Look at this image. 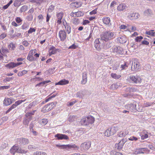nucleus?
<instances>
[{
	"label": "nucleus",
	"mask_w": 155,
	"mask_h": 155,
	"mask_svg": "<svg viewBox=\"0 0 155 155\" xmlns=\"http://www.w3.org/2000/svg\"><path fill=\"white\" fill-rule=\"evenodd\" d=\"M115 37L114 32L110 31H104L101 35V39L106 41L113 39Z\"/></svg>",
	"instance_id": "1"
},
{
	"label": "nucleus",
	"mask_w": 155,
	"mask_h": 155,
	"mask_svg": "<svg viewBox=\"0 0 155 155\" xmlns=\"http://www.w3.org/2000/svg\"><path fill=\"white\" fill-rule=\"evenodd\" d=\"M119 129L118 126H114L107 129L104 133V136L109 137L114 135Z\"/></svg>",
	"instance_id": "2"
},
{
	"label": "nucleus",
	"mask_w": 155,
	"mask_h": 155,
	"mask_svg": "<svg viewBox=\"0 0 155 155\" xmlns=\"http://www.w3.org/2000/svg\"><path fill=\"white\" fill-rule=\"evenodd\" d=\"M94 120V117L91 115H90L83 117L81 120V122L83 125H87L89 124L93 123Z\"/></svg>",
	"instance_id": "3"
},
{
	"label": "nucleus",
	"mask_w": 155,
	"mask_h": 155,
	"mask_svg": "<svg viewBox=\"0 0 155 155\" xmlns=\"http://www.w3.org/2000/svg\"><path fill=\"white\" fill-rule=\"evenodd\" d=\"M91 143L90 142H87L82 143L81 145L80 149L82 151H85L88 150L91 147Z\"/></svg>",
	"instance_id": "4"
},
{
	"label": "nucleus",
	"mask_w": 155,
	"mask_h": 155,
	"mask_svg": "<svg viewBox=\"0 0 155 155\" xmlns=\"http://www.w3.org/2000/svg\"><path fill=\"white\" fill-rule=\"evenodd\" d=\"M62 23L63 26L62 28L64 31H66L68 34H69L71 32V28L68 24L67 23V22L65 20H62Z\"/></svg>",
	"instance_id": "5"
},
{
	"label": "nucleus",
	"mask_w": 155,
	"mask_h": 155,
	"mask_svg": "<svg viewBox=\"0 0 155 155\" xmlns=\"http://www.w3.org/2000/svg\"><path fill=\"white\" fill-rule=\"evenodd\" d=\"M112 50L113 53H116L117 54H122L123 51V48L119 46H113Z\"/></svg>",
	"instance_id": "6"
},
{
	"label": "nucleus",
	"mask_w": 155,
	"mask_h": 155,
	"mask_svg": "<svg viewBox=\"0 0 155 155\" xmlns=\"http://www.w3.org/2000/svg\"><path fill=\"white\" fill-rule=\"evenodd\" d=\"M58 36L60 40L63 41L66 39L67 37L66 33L64 30H61L59 32Z\"/></svg>",
	"instance_id": "7"
},
{
	"label": "nucleus",
	"mask_w": 155,
	"mask_h": 155,
	"mask_svg": "<svg viewBox=\"0 0 155 155\" xmlns=\"http://www.w3.org/2000/svg\"><path fill=\"white\" fill-rule=\"evenodd\" d=\"M63 12H60L57 13L56 16L57 17V23L59 25L62 22L61 20L63 16Z\"/></svg>",
	"instance_id": "8"
},
{
	"label": "nucleus",
	"mask_w": 155,
	"mask_h": 155,
	"mask_svg": "<svg viewBox=\"0 0 155 155\" xmlns=\"http://www.w3.org/2000/svg\"><path fill=\"white\" fill-rule=\"evenodd\" d=\"M54 137L57 138L58 140H68L69 137L67 135L62 134H58L55 135Z\"/></svg>",
	"instance_id": "9"
},
{
	"label": "nucleus",
	"mask_w": 155,
	"mask_h": 155,
	"mask_svg": "<svg viewBox=\"0 0 155 155\" xmlns=\"http://www.w3.org/2000/svg\"><path fill=\"white\" fill-rule=\"evenodd\" d=\"M150 152V150L147 149V148H138L136 149V154L144 153H148Z\"/></svg>",
	"instance_id": "10"
},
{
	"label": "nucleus",
	"mask_w": 155,
	"mask_h": 155,
	"mask_svg": "<svg viewBox=\"0 0 155 155\" xmlns=\"http://www.w3.org/2000/svg\"><path fill=\"white\" fill-rule=\"evenodd\" d=\"M18 141L19 142V143L21 146L28 144L29 142L28 139L24 138H20L18 139Z\"/></svg>",
	"instance_id": "11"
},
{
	"label": "nucleus",
	"mask_w": 155,
	"mask_h": 155,
	"mask_svg": "<svg viewBox=\"0 0 155 155\" xmlns=\"http://www.w3.org/2000/svg\"><path fill=\"white\" fill-rule=\"evenodd\" d=\"M59 49H56L53 46H51L49 50V54L51 56L52 54H56L58 51H59Z\"/></svg>",
	"instance_id": "12"
},
{
	"label": "nucleus",
	"mask_w": 155,
	"mask_h": 155,
	"mask_svg": "<svg viewBox=\"0 0 155 155\" xmlns=\"http://www.w3.org/2000/svg\"><path fill=\"white\" fill-rule=\"evenodd\" d=\"M100 39L97 38L96 39L94 42V46L96 49L100 51L101 49V48L100 47L101 42L100 41Z\"/></svg>",
	"instance_id": "13"
},
{
	"label": "nucleus",
	"mask_w": 155,
	"mask_h": 155,
	"mask_svg": "<svg viewBox=\"0 0 155 155\" xmlns=\"http://www.w3.org/2000/svg\"><path fill=\"white\" fill-rule=\"evenodd\" d=\"M84 15V13L81 11H78L77 12H71L70 15L73 17H79Z\"/></svg>",
	"instance_id": "14"
},
{
	"label": "nucleus",
	"mask_w": 155,
	"mask_h": 155,
	"mask_svg": "<svg viewBox=\"0 0 155 155\" xmlns=\"http://www.w3.org/2000/svg\"><path fill=\"white\" fill-rule=\"evenodd\" d=\"M125 142V141L124 139L120 140V142L117 144V149L119 150H121L123 148V145Z\"/></svg>",
	"instance_id": "15"
},
{
	"label": "nucleus",
	"mask_w": 155,
	"mask_h": 155,
	"mask_svg": "<svg viewBox=\"0 0 155 155\" xmlns=\"http://www.w3.org/2000/svg\"><path fill=\"white\" fill-rule=\"evenodd\" d=\"M103 23L106 25L110 26L111 25L110 19L109 17H104L102 18Z\"/></svg>",
	"instance_id": "16"
},
{
	"label": "nucleus",
	"mask_w": 155,
	"mask_h": 155,
	"mask_svg": "<svg viewBox=\"0 0 155 155\" xmlns=\"http://www.w3.org/2000/svg\"><path fill=\"white\" fill-rule=\"evenodd\" d=\"M69 83V81L65 79H63L57 83H55V85H65L68 84Z\"/></svg>",
	"instance_id": "17"
},
{
	"label": "nucleus",
	"mask_w": 155,
	"mask_h": 155,
	"mask_svg": "<svg viewBox=\"0 0 155 155\" xmlns=\"http://www.w3.org/2000/svg\"><path fill=\"white\" fill-rule=\"evenodd\" d=\"M143 15L145 16L151 17L153 15V12L151 9H147L144 11Z\"/></svg>",
	"instance_id": "18"
},
{
	"label": "nucleus",
	"mask_w": 155,
	"mask_h": 155,
	"mask_svg": "<svg viewBox=\"0 0 155 155\" xmlns=\"http://www.w3.org/2000/svg\"><path fill=\"white\" fill-rule=\"evenodd\" d=\"M127 8V7L125 4L121 3L117 6V10L119 11H122L125 10Z\"/></svg>",
	"instance_id": "19"
},
{
	"label": "nucleus",
	"mask_w": 155,
	"mask_h": 155,
	"mask_svg": "<svg viewBox=\"0 0 155 155\" xmlns=\"http://www.w3.org/2000/svg\"><path fill=\"white\" fill-rule=\"evenodd\" d=\"M12 103V100L11 98H5L3 101V104L6 106L10 105Z\"/></svg>",
	"instance_id": "20"
},
{
	"label": "nucleus",
	"mask_w": 155,
	"mask_h": 155,
	"mask_svg": "<svg viewBox=\"0 0 155 155\" xmlns=\"http://www.w3.org/2000/svg\"><path fill=\"white\" fill-rule=\"evenodd\" d=\"M82 3L80 2H75L71 3L70 4L71 7L72 8H79L82 5Z\"/></svg>",
	"instance_id": "21"
},
{
	"label": "nucleus",
	"mask_w": 155,
	"mask_h": 155,
	"mask_svg": "<svg viewBox=\"0 0 155 155\" xmlns=\"http://www.w3.org/2000/svg\"><path fill=\"white\" fill-rule=\"evenodd\" d=\"M117 40L118 42L121 44L124 43L127 41V39L124 36L118 37Z\"/></svg>",
	"instance_id": "22"
},
{
	"label": "nucleus",
	"mask_w": 155,
	"mask_h": 155,
	"mask_svg": "<svg viewBox=\"0 0 155 155\" xmlns=\"http://www.w3.org/2000/svg\"><path fill=\"white\" fill-rule=\"evenodd\" d=\"M0 49L1 52L4 55V56L7 57V55L6 54L9 52V49L6 48L5 47L2 46Z\"/></svg>",
	"instance_id": "23"
},
{
	"label": "nucleus",
	"mask_w": 155,
	"mask_h": 155,
	"mask_svg": "<svg viewBox=\"0 0 155 155\" xmlns=\"http://www.w3.org/2000/svg\"><path fill=\"white\" fill-rule=\"evenodd\" d=\"M128 134V131L126 130L121 131L118 133L117 135L120 137H125Z\"/></svg>",
	"instance_id": "24"
},
{
	"label": "nucleus",
	"mask_w": 155,
	"mask_h": 155,
	"mask_svg": "<svg viewBox=\"0 0 155 155\" xmlns=\"http://www.w3.org/2000/svg\"><path fill=\"white\" fill-rule=\"evenodd\" d=\"M18 147L17 146H13L10 149V153L11 155H14L16 152H17Z\"/></svg>",
	"instance_id": "25"
},
{
	"label": "nucleus",
	"mask_w": 155,
	"mask_h": 155,
	"mask_svg": "<svg viewBox=\"0 0 155 155\" xmlns=\"http://www.w3.org/2000/svg\"><path fill=\"white\" fill-rule=\"evenodd\" d=\"M5 66L9 69L13 68L16 67L15 63L14 62H11L5 65Z\"/></svg>",
	"instance_id": "26"
},
{
	"label": "nucleus",
	"mask_w": 155,
	"mask_h": 155,
	"mask_svg": "<svg viewBox=\"0 0 155 155\" xmlns=\"http://www.w3.org/2000/svg\"><path fill=\"white\" fill-rule=\"evenodd\" d=\"M87 78L86 74H84L83 75L82 80L81 81V84H84L87 83Z\"/></svg>",
	"instance_id": "27"
},
{
	"label": "nucleus",
	"mask_w": 155,
	"mask_h": 155,
	"mask_svg": "<svg viewBox=\"0 0 155 155\" xmlns=\"http://www.w3.org/2000/svg\"><path fill=\"white\" fill-rule=\"evenodd\" d=\"M48 106L47 105L44 106L42 109L41 112L44 113H45L50 110Z\"/></svg>",
	"instance_id": "28"
},
{
	"label": "nucleus",
	"mask_w": 155,
	"mask_h": 155,
	"mask_svg": "<svg viewBox=\"0 0 155 155\" xmlns=\"http://www.w3.org/2000/svg\"><path fill=\"white\" fill-rule=\"evenodd\" d=\"M111 77L114 79H118L121 77V75L120 74H117L116 73H112L110 74Z\"/></svg>",
	"instance_id": "29"
},
{
	"label": "nucleus",
	"mask_w": 155,
	"mask_h": 155,
	"mask_svg": "<svg viewBox=\"0 0 155 155\" xmlns=\"http://www.w3.org/2000/svg\"><path fill=\"white\" fill-rule=\"evenodd\" d=\"M32 3H35L38 5H40L42 3L46 2V0H32L31 1Z\"/></svg>",
	"instance_id": "30"
},
{
	"label": "nucleus",
	"mask_w": 155,
	"mask_h": 155,
	"mask_svg": "<svg viewBox=\"0 0 155 155\" xmlns=\"http://www.w3.org/2000/svg\"><path fill=\"white\" fill-rule=\"evenodd\" d=\"M140 138L142 140H144L148 137V135L147 133L142 132L140 134Z\"/></svg>",
	"instance_id": "31"
},
{
	"label": "nucleus",
	"mask_w": 155,
	"mask_h": 155,
	"mask_svg": "<svg viewBox=\"0 0 155 155\" xmlns=\"http://www.w3.org/2000/svg\"><path fill=\"white\" fill-rule=\"evenodd\" d=\"M15 48V44L12 42L10 43L8 45V48L9 50H14Z\"/></svg>",
	"instance_id": "32"
},
{
	"label": "nucleus",
	"mask_w": 155,
	"mask_h": 155,
	"mask_svg": "<svg viewBox=\"0 0 155 155\" xmlns=\"http://www.w3.org/2000/svg\"><path fill=\"white\" fill-rule=\"evenodd\" d=\"M71 22L74 25H77L79 23V20L78 18H73L71 19Z\"/></svg>",
	"instance_id": "33"
},
{
	"label": "nucleus",
	"mask_w": 155,
	"mask_h": 155,
	"mask_svg": "<svg viewBox=\"0 0 155 155\" xmlns=\"http://www.w3.org/2000/svg\"><path fill=\"white\" fill-rule=\"evenodd\" d=\"M25 0H16L14 3V5L15 7L19 6L21 3Z\"/></svg>",
	"instance_id": "34"
},
{
	"label": "nucleus",
	"mask_w": 155,
	"mask_h": 155,
	"mask_svg": "<svg viewBox=\"0 0 155 155\" xmlns=\"http://www.w3.org/2000/svg\"><path fill=\"white\" fill-rule=\"evenodd\" d=\"M28 71L25 70H23L21 71H19L18 74V76H21L27 74L28 73Z\"/></svg>",
	"instance_id": "35"
},
{
	"label": "nucleus",
	"mask_w": 155,
	"mask_h": 155,
	"mask_svg": "<svg viewBox=\"0 0 155 155\" xmlns=\"http://www.w3.org/2000/svg\"><path fill=\"white\" fill-rule=\"evenodd\" d=\"M69 147L70 150L73 148L74 150H78L79 148V147L75 144L72 145L69 144Z\"/></svg>",
	"instance_id": "36"
},
{
	"label": "nucleus",
	"mask_w": 155,
	"mask_h": 155,
	"mask_svg": "<svg viewBox=\"0 0 155 155\" xmlns=\"http://www.w3.org/2000/svg\"><path fill=\"white\" fill-rule=\"evenodd\" d=\"M27 9L28 6L24 5L21 7L20 10V12L21 13L23 12H25L27 11Z\"/></svg>",
	"instance_id": "37"
},
{
	"label": "nucleus",
	"mask_w": 155,
	"mask_h": 155,
	"mask_svg": "<svg viewBox=\"0 0 155 155\" xmlns=\"http://www.w3.org/2000/svg\"><path fill=\"white\" fill-rule=\"evenodd\" d=\"M51 81L50 80H48V81H43L41 82H40L38 84H37L35 85V87H37L38 86H40V85H41L42 84H43V85L45 84H46L50 82H51Z\"/></svg>",
	"instance_id": "38"
},
{
	"label": "nucleus",
	"mask_w": 155,
	"mask_h": 155,
	"mask_svg": "<svg viewBox=\"0 0 155 155\" xmlns=\"http://www.w3.org/2000/svg\"><path fill=\"white\" fill-rule=\"evenodd\" d=\"M48 122L47 119H43L40 122V124L42 125H45Z\"/></svg>",
	"instance_id": "39"
},
{
	"label": "nucleus",
	"mask_w": 155,
	"mask_h": 155,
	"mask_svg": "<svg viewBox=\"0 0 155 155\" xmlns=\"http://www.w3.org/2000/svg\"><path fill=\"white\" fill-rule=\"evenodd\" d=\"M147 146H148V147L150 149L155 150V147L153 144L151 143H149L146 145Z\"/></svg>",
	"instance_id": "40"
},
{
	"label": "nucleus",
	"mask_w": 155,
	"mask_h": 155,
	"mask_svg": "<svg viewBox=\"0 0 155 155\" xmlns=\"http://www.w3.org/2000/svg\"><path fill=\"white\" fill-rule=\"evenodd\" d=\"M33 155H47L46 153L41 151H36L35 152Z\"/></svg>",
	"instance_id": "41"
},
{
	"label": "nucleus",
	"mask_w": 155,
	"mask_h": 155,
	"mask_svg": "<svg viewBox=\"0 0 155 155\" xmlns=\"http://www.w3.org/2000/svg\"><path fill=\"white\" fill-rule=\"evenodd\" d=\"M62 149L67 150H70L69 144L66 145H62Z\"/></svg>",
	"instance_id": "42"
},
{
	"label": "nucleus",
	"mask_w": 155,
	"mask_h": 155,
	"mask_svg": "<svg viewBox=\"0 0 155 155\" xmlns=\"http://www.w3.org/2000/svg\"><path fill=\"white\" fill-rule=\"evenodd\" d=\"M17 107L16 105L15 104H13L12 106L8 109V110L6 111V114H7L12 109L15 108Z\"/></svg>",
	"instance_id": "43"
},
{
	"label": "nucleus",
	"mask_w": 155,
	"mask_h": 155,
	"mask_svg": "<svg viewBox=\"0 0 155 155\" xmlns=\"http://www.w3.org/2000/svg\"><path fill=\"white\" fill-rule=\"evenodd\" d=\"M153 31L154 30H150V31H146L145 32V34L147 35H150L152 36H153Z\"/></svg>",
	"instance_id": "44"
},
{
	"label": "nucleus",
	"mask_w": 155,
	"mask_h": 155,
	"mask_svg": "<svg viewBox=\"0 0 155 155\" xmlns=\"http://www.w3.org/2000/svg\"><path fill=\"white\" fill-rule=\"evenodd\" d=\"M27 59L29 61H34L35 60L33 56L29 55V54H28V55L27 57Z\"/></svg>",
	"instance_id": "45"
},
{
	"label": "nucleus",
	"mask_w": 155,
	"mask_h": 155,
	"mask_svg": "<svg viewBox=\"0 0 155 155\" xmlns=\"http://www.w3.org/2000/svg\"><path fill=\"white\" fill-rule=\"evenodd\" d=\"M13 78L12 77H6L3 80V82L4 83L6 82H9L13 79Z\"/></svg>",
	"instance_id": "46"
},
{
	"label": "nucleus",
	"mask_w": 155,
	"mask_h": 155,
	"mask_svg": "<svg viewBox=\"0 0 155 155\" xmlns=\"http://www.w3.org/2000/svg\"><path fill=\"white\" fill-rule=\"evenodd\" d=\"M37 52V50L36 49H31L29 52L28 54L29 55L33 56L34 54Z\"/></svg>",
	"instance_id": "47"
},
{
	"label": "nucleus",
	"mask_w": 155,
	"mask_h": 155,
	"mask_svg": "<svg viewBox=\"0 0 155 155\" xmlns=\"http://www.w3.org/2000/svg\"><path fill=\"white\" fill-rule=\"evenodd\" d=\"M26 101V99L23 100H19L16 101L15 104L17 106L18 105L21 104L22 102L25 101Z\"/></svg>",
	"instance_id": "48"
},
{
	"label": "nucleus",
	"mask_w": 155,
	"mask_h": 155,
	"mask_svg": "<svg viewBox=\"0 0 155 155\" xmlns=\"http://www.w3.org/2000/svg\"><path fill=\"white\" fill-rule=\"evenodd\" d=\"M111 155H123L121 153L115 151L111 152Z\"/></svg>",
	"instance_id": "49"
},
{
	"label": "nucleus",
	"mask_w": 155,
	"mask_h": 155,
	"mask_svg": "<svg viewBox=\"0 0 155 155\" xmlns=\"http://www.w3.org/2000/svg\"><path fill=\"white\" fill-rule=\"evenodd\" d=\"M142 79L139 76L136 77V84H139L141 83L142 81Z\"/></svg>",
	"instance_id": "50"
},
{
	"label": "nucleus",
	"mask_w": 155,
	"mask_h": 155,
	"mask_svg": "<svg viewBox=\"0 0 155 155\" xmlns=\"http://www.w3.org/2000/svg\"><path fill=\"white\" fill-rule=\"evenodd\" d=\"M17 153H27V151H25L21 148L19 149L18 148Z\"/></svg>",
	"instance_id": "51"
},
{
	"label": "nucleus",
	"mask_w": 155,
	"mask_h": 155,
	"mask_svg": "<svg viewBox=\"0 0 155 155\" xmlns=\"http://www.w3.org/2000/svg\"><path fill=\"white\" fill-rule=\"evenodd\" d=\"M22 29H26L28 28L29 27V25L27 23H24L21 26Z\"/></svg>",
	"instance_id": "52"
},
{
	"label": "nucleus",
	"mask_w": 155,
	"mask_h": 155,
	"mask_svg": "<svg viewBox=\"0 0 155 155\" xmlns=\"http://www.w3.org/2000/svg\"><path fill=\"white\" fill-rule=\"evenodd\" d=\"M78 47V45H75L74 44H73L71 45L70 46L68 49H75Z\"/></svg>",
	"instance_id": "53"
},
{
	"label": "nucleus",
	"mask_w": 155,
	"mask_h": 155,
	"mask_svg": "<svg viewBox=\"0 0 155 155\" xmlns=\"http://www.w3.org/2000/svg\"><path fill=\"white\" fill-rule=\"evenodd\" d=\"M15 20L16 22L18 24L21 23L22 21V19L20 17H18L16 18Z\"/></svg>",
	"instance_id": "54"
},
{
	"label": "nucleus",
	"mask_w": 155,
	"mask_h": 155,
	"mask_svg": "<svg viewBox=\"0 0 155 155\" xmlns=\"http://www.w3.org/2000/svg\"><path fill=\"white\" fill-rule=\"evenodd\" d=\"M47 105L49 107H50L49 108L51 110L55 106L54 103L53 102L49 104H47Z\"/></svg>",
	"instance_id": "55"
},
{
	"label": "nucleus",
	"mask_w": 155,
	"mask_h": 155,
	"mask_svg": "<svg viewBox=\"0 0 155 155\" xmlns=\"http://www.w3.org/2000/svg\"><path fill=\"white\" fill-rule=\"evenodd\" d=\"M153 104L152 102H146L144 104L143 107H148L151 106Z\"/></svg>",
	"instance_id": "56"
},
{
	"label": "nucleus",
	"mask_w": 155,
	"mask_h": 155,
	"mask_svg": "<svg viewBox=\"0 0 155 155\" xmlns=\"http://www.w3.org/2000/svg\"><path fill=\"white\" fill-rule=\"evenodd\" d=\"M36 29L35 28H30L29 30L28 31V34H31L33 32H35Z\"/></svg>",
	"instance_id": "57"
},
{
	"label": "nucleus",
	"mask_w": 155,
	"mask_h": 155,
	"mask_svg": "<svg viewBox=\"0 0 155 155\" xmlns=\"http://www.w3.org/2000/svg\"><path fill=\"white\" fill-rule=\"evenodd\" d=\"M97 9H95L90 12L89 13V14L90 15H95L97 13Z\"/></svg>",
	"instance_id": "58"
},
{
	"label": "nucleus",
	"mask_w": 155,
	"mask_h": 155,
	"mask_svg": "<svg viewBox=\"0 0 155 155\" xmlns=\"http://www.w3.org/2000/svg\"><path fill=\"white\" fill-rule=\"evenodd\" d=\"M53 98L52 97H51V95H49L48 97H47L45 99V103H46L50 100H51V99Z\"/></svg>",
	"instance_id": "59"
},
{
	"label": "nucleus",
	"mask_w": 155,
	"mask_h": 155,
	"mask_svg": "<svg viewBox=\"0 0 155 155\" xmlns=\"http://www.w3.org/2000/svg\"><path fill=\"white\" fill-rule=\"evenodd\" d=\"M35 79H37L38 81H42L43 80V78H40L39 77H36L35 78H31V81H32L33 80H34Z\"/></svg>",
	"instance_id": "60"
},
{
	"label": "nucleus",
	"mask_w": 155,
	"mask_h": 155,
	"mask_svg": "<svg viewBox=\"0 0 155 155\" xmlns=\"http://www.w3.org/2000/svg\"><path fill=\"white\" fill-rule=\"evenodd\" d=\"M7 36V34L5 33H3L0 35V39H3Z\"/></svg>",
	"instance_id": "61"
},
{
	"label": "nucleus",
	"mask_w": 155,
	"mask_h": 155,
	"mask_svg": "<svg viewBox=\"0 0 155 155\" xmlns=\"http://www.w3.org/2000/svg\"><path fill=\"white\" fill-rule=\"evenodd\" d=\"M9 86H4L0 87V90H4L5 89H7L9 88Z\"/></svg>",
	"instance_id": "62"
},
{
	"label": "nucleus",
	"mask_w": 155,
	"mask_h": 155,
	"mask_svg": "<svg viewBox=\"0 0 155 155\" xmlns=\"http://www.w3.org/2000/svg\"><path fill=\"white\" fill-rule=\"evenodd\" d=\"M22 44L25 47H28L29 44L28 41L25 40L22 42Z\"/></svg>",
	"instance_id": "63"
},
{
	"label": "nucleus",
	"mask_w": 155,
	"mask_h": 155,
	"mask_svg": "<svg viewBox=\"0 0 155 155\" xmlns=\"http://www.w3.org/2000/svg\"><path fill=\"white\" fill-rule=\"evenodd\" d=\"M143 39V37L141 36L136 37V42H140Z\"/></svg>",
	"instance_id": "64"
}]
</instances>
